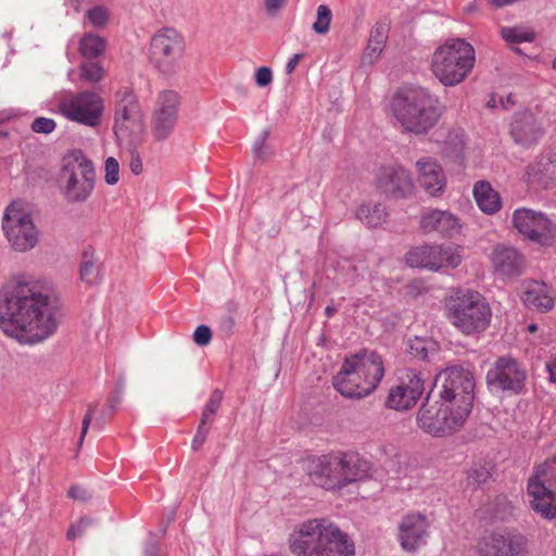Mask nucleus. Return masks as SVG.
<instances>
[{"label":"nucleus","mask_w":556,"mask_h":556,"mask_svg":"<svg viewBox=\"0 0 556 556\" xmlns=\"http://www.w3.org/2000/svg\"><path fill=\"white\" fill-rule=\"evenodd\" d=\"M146 556H159V546L156 543H151L149 546L144 549Z\"/></svg>","instance_id":"680f3d73"},{"label":"nucleus","mask_w":556,"mask_h":556,"mask_svg":"<svg viewBox=\"0 0 556 556\" xmlns=\"http://www.w3.org/2000/svg\"><path fill=\"white\" fill-rule=\"evenodd\" d=\"M208 433H210V427L198 426L197 432L191 442V447L194 452L199 451L202 447Z\"/></svg>","instance_id":"864d4df0"},{"label":"nucleus","mask_w":556,"mask_h":556,"mask_svg":"<svg viewBox=\"0 0 556 556\" xmlns=\"http://www.w3.org/2000/svg\"><path fill=\"white\" fill-rule=\"evenodd\" d=\"M502 36L507 42L511 43L532 42L535 39L533 31H519L509 27L502 29Z\"/></svg>","instance_id":"c03bdc74"},{"label":"nucleus","mask_w":556,"mask_h":556,"mask_svg":"<svg viewBox=\"0 0 556 556\" xmlns=\"http://www.w3.org/2000/svg\"><path fill=\"white\" fill-rule=\"evenodd\" d=\"M114 134L118 142L135 138L141 142L146 130L144 113L136 93L123 87L115 93Z\"/></svg>","instance_id":"1a4fd4ad"},{"label":"nucleus","mask_w":556,"mask_h":556,"mask_svg":"<svg viewBox=\"0 0 556 556\" xmlns=\"http://www.w3.org/2000/svg\"><path fill=\"white\" fill-rule=\"evenodd\" d=\"M546 369L549 374L551 381L556 383V357L551 363L546 364Z\"/></svg>","instance_id":"052dcab7"},{"label":"nucleus","mask_w":556,"mask_h":556,"mask_svg":"<svg viewBox=\"0 0 556 556\" xmlns=\"http://www.w3.org/2000/svg\"><path fill=\"white\" fill-rule=\"evenodd\" d=\"M473 374L463 366L455 365L441 370L429 392L440 401L469 416L475 400Z\"/></svg>","instance_id":"6e6552de"},{"label":"nucleus","mask_w":556,"mask_h":556,"mask_svg":"<svg viewBox=\"0 0 556 556\" xmlns=\"http://www.w3.org/2000/svg\"><path fill=\"white\" fill-rule=\"evenodd\" d=\"M273 81L271 70L267 66H262L255 72V83L260 87H266Z\"/></svg>","instance_id":"603ef678"},{"label":"nucleus","mask_w":556,"mask_h":556,"mask_svg":"<svg viewBox=\"0 0 556 556\" xmlns=\"http://www.w3.org/2000/svg\"><path fill=\"white\" fill-rule=\"evenodd\" d=\"M494 271L502 277L520 276L525 269L523 255L513 247L496 245L491 255Z\"/></svg>","instance_id":"393cba45"},{"label":"nucleus","mask_w":556,"mask_h":556,"mask_svg":"<svg viewBox=\"0 0 556 556\" xmlns=\"http://www.w3.org/2000/svg\"><path fill=\"white\" fill-rule=\"evenodd\" d=\"M332 20V13L331 10L328 8V5L320 4L317 8V17L314 22L312 28L316 34L325 35L329 31L330 23Z\"/></svg>","instance_id":"ea45409f"},{"label":"nucleus","mask_w":556,"mask_h":556,"mask_svg":"<svg viewBox=\"0 0 556 556\" xmlns=\"http://www.w3.org/2000/svg\"><path fill=\"white\" fill-rule=\"evenodd\" d=\"M477 552L480 556H528L529 540L516 529H504L480 538Z\"/></svg>","instance_id":"f8f14e48"},{"label":"nucleus","mask_w":556,"mask_h":556,"mask_svg":"<svg viewBox=\"0 0 556 556\" xmlns=\"http://www.w3.org/2000/svg\"><path fill=\"white\" fill-rule=\"evenodd\" d=\"M383 376L382 357L376 351L364 349L344 358L332 384L344 397L363 399L377 389Z\"/></svg>","instance_id":"7ed1b4c3"},{"label":"nucleus","mask_w":556,"mask_h":556,"mask_svg":"<svg viewBox=\"0 0 556 556\" xmlns=\"http://www.w3.org/2000/svg\"><path fill=\"white\" fill-rule=\"evenodd\" d=\"M185 49L184 37L176 29L164 27L152 36L149 58L161 74L169 76L179 70Z\"/></svg>","instance_id":"9b49d317"},{"label":"nucleus","mask_w":556,"mask_h":556,"mask_svg":"<svg viewBox=\"0 0 556 556\" xmlns=\"http://www.w3.org/2000/svg\"><path fill=\"white\" fill-rule=\"evenodd\" d=\"M55 122L52 118L37 117L31 123V130L37 134H50L55 129Z\"/></svg>","instance_id":"de8ad7c7"},{"label":"nucleus","mask_w":556,"mask_h":556,"mask_svg":"<svg viewBox=\"0 0 556 556\" xmlns=\"http://www.w3.org/2000/svg\"><path fill=\"white\" fill-rule=\"evenodd\" d=\"M56 307L37 282L16 281L0 291V328L20 343L34 344L58 328Z\"/></svg>","instance_id":"f257e3e1"},{"label":"nucleus","mask_w":556,"mask_h":556,"mask_svg":"<svg viewBox=\"0 0 556 556\" xmlns=\"http://www.w3.org/2000/svg\"><path fill=\"white\" fill-rule=\"evenodd\" d=\"M340 453V460L342 463L341 470V484L342 488L363 480L368 477L370 469L369 463L362 458L357 453L348 452Z\"/></svg>","instance_id":"c85d7f7f"},{"label":"nucleus","mask_w":556,"mask_h":556,"mask_svg":"<svg viewBox=\"0 0 556 556\" xmlns=\"http://www.w3.org/2000/svg\"><path fill=\"white\" fill-rule=\"evenodd\" d=\"M87 21L97 28L106 26L110 18V11L105 5H94L85 14Z\"/></svg>","instance_id":"58836bf2"},{"label":"nucleus","mask_w":556,"mask_h":556,"mask_svg":"<svg viewBox=\"0 0 556 556\" xmlns=\"http://www.w3.org/2000/svg\"><path fill=\"white\" fill-rule=\"evenodd\" d=\"M94 523V519L90 518V517H81L76 523L72 525L68 530H67V533H66V538L67 540H74L76 539L77 536H81L86 529H88L89 527H91L92 525Z\"/></svg>","instance_id":"a18cd8bd"},{"label":"nucleus","mask_w":556,"mask_h":556,"mask_svg":"<svg viewBox=\"0 0 556 556\" xmlns=\"http://www.w3.org/2000/svg\"><path fill=\"white\" fill-rule=\"evenodd\" d=\"M303 58V54L296 53L294 54L287 63L286 65V73L291 74L295 70L296 65L299 64V61Z\"/></svg>","instance_id":"4d7b16f0"},{"label":"nucleus","mask_w":556,"mask_h":556,"mask_svg":"<svg viewBox=\"0 0 556 556\" xmlns=\"http://www.w3.org/2000/svg\"><path fill=\"white\" fill-rule=\"evenodd\" d=\"M294 556H354V543L339 527L325 518L304 521L289 536Z\"/></svg>","instance_id":"f03ea898"},{"label":"nucleus","mask_w":556,"mask_h":556,"mask_svg":"<svg viewBox=\"0 0 556 556\" xmlns=\"http://www.w3.org/2000/svg\"><path fill=\"white\" fill-rule=\"evenodd\" d=\"M287 2L288 0H264L266 11L269 15H276Z\"/></svg>","instance_id":"6e6d98bb"},{"label":"nucleus","mask_w":556,"mask_h":556,"mask_svg":"<svg viewBox=\"0 0 556 556\" xmlns=\"http://www.w3.org/2000/svg\"><path fill=\"white\" fill-rule=\"evenodd\" d=\"M390 26L384 21H378L371 28L367 46L364 50L362 61L363 63L372 64L377 61L383 51L388 37Z\"/></svg>","instance_id":"c756f323"},{"label":"nucleus","mask_w":556,"mask_h":556,"mask_svg":"<svg viewBox=\"0 0 556 556\" xmlns=\"http://www.w3.org/2000/svg\"><path fill=\"white\" fill-rule=\"evenodd\" d=\"M420 228L424 232H437L442 237L452 238L459 233L458 218L448 211L429 210L420 217Z\"/></svg>","instance_id":"a878e982"},{"label":"nucleus","mask_w":556,"mask_h":556,"mask_svg":"<svg viewBox=\"0 0 556 556\" xmlns=\"http://www.w3.org/2000/svg\"><path fill=\"white\" fill-rule=\"evenodd\" d=\"M475 61V49L469 42L452 39L434 51L431 68L444 86H455L468 76Z\"/></svg>","instance_id":"423d86ee"},{"label":"nucleus","mask_w":556,"mask_h":556,"mask_svg":"<svg viewBox=\"0 0 556 556\" xmlns=\"http://www.w3.org/2000/svg\"><path fill=\"white\" fill-rule=\"evenodd\" d=\"M392 112L402 127L415 135L428 134L440 121L444 105L428 89L407 88L394 94Z\"/></svg>","instance_id":"20e7f679"},{"label":"nucleus","mask_w":556,"mask_h":556,"mask_svg":"<svg viewBox=\"0 0 556 556\" xmlns=\"http://www.w3.org/2000/svg\"><path fill=\"white\" fill-rule=\"evenodd\" d=\"M233 325H235V320L231 316L226 317L223 323V327L228 331H231Z\"/></svg>","instance_id":"0e129e2a"},{"label":"nucleus","mask_w":556,"mask_h":556,"mask_svg":"<svg viewBox=\"0 0 556 556\" xmlns=\"http://www.w3.org/2000/svg\"><path fill=\"white\" fill-rule=\"evenodd\" d=\"M552 469L546 466H536L533 473L530 476L527 484V493L532 497L530 502L531 508L544 519H556V491L549 489L542 482H539V477L551 476Z\"/></svg>","instance_id":"6ab92c4d"},{"label":"nucleus","mask_w":556,"mask_h":556,"mask_svg":"<svg viewBox=\"0 0 556 556\" xmlns=\"http://www.w3.org/2000/svg\"><path fill=\"white\" fill-rule=\"evenodd\" d=\"M509 132L517 144L528 148L542 138L544 128L531 111H523L515 114Z\"/></svg>","instance_id":"b1692460"},{"label":"nucleus","mask_w":556,"mask_h":556,"mask_svg":"<svg viewBox=\"0 0 556 556\" xmlns=\"http://www.w3.org/2000/svg\"><path fill=\"white\" fill-rule=\"evenodd\" d=\"M375 184L381 193L392 199L407 198L414 189L410 174L402 166L380 167Z\"/></svg>","instance_id":"412c9836"},{"label":"nucleus","mask_w":556,"mask_h":556,"mask_svg":"<svg viewBox=\"0 0 556 556\" xmlns=\"http://www.w3.org/2000/svg\"><path fill=\"white\" fill-rule=\"evenodd\" d=\"M408 352L420 361H430L439 352L438 343L428 338L415 337L408 341Z\"/></svg>","instance_id":"f704fd0d"},{"label":"nucleus","mask_w":556,"mask_h":556,"mask_svg":"<svg viewBox=\"0 0 556 556\" xmlns=\"http://www.w3.org/2000/svg\"><path fill=\"white\" fill-rule=\"evenodd\" d=\"M405 261L410 267L437 271L444 267H457L462 262V256L450 245H421L407 252Z\"/></svg>","instance_id":"dca6fc26"},{"label":"nucleus","mask_w":556,"mask_h":556,"mask_svg":"<svg viewBox=\"0 0 556 556\" xmlns=\"http://www.w3.org/2000/svg\"><path fill=\"white\" fill-rule=\"evenodd\" d=\"M106 417H110L108 414H103L100 418H98L94 422V428L98 430H102L106 420Z\"/></svg>","instance_id":"e2e57ef3"},{"label":"nucleus","mask_w":556,"mask_h":556,"mask_svg":"<svg viewBox=\"0 0 556 556\" xmlns=\"http://www.w3.org/2000/svg\"><path fill=\"white\" fill-rule=\"evenodd\" d=\"M104 179L108 185H115L119 179V165L115 157L110 156L104 163Z\"/></svg>","instance_id":"49530a36"},{"label":"nucleus","mask_w":556,"mask_h":556,"mask_svg":"<svg viewBox=\"0 0 556 556\" xmlns=\"http://www.w3.org/2000/svg\"><path fill=\"white\" fill-rule=\"evenodd\" d=\"M416 166L421 187L432 197L443 193L446 179L441 165L431 157H424L416 163Z\"/></svg>","instance_id":"bb28decb"},{"label":"nucleus","mask_w":556,"mask_h":556,"mask_svg":"<svg viewBox=\"0 0 556 556\" xmlns=\"http://www.w3.org/2000/svg\"><path fill=\"white\" fill-rule=\"evenodd\" d=\"M425 391V379L421 374L409 369L399 386L392 388L386 405L395 410L409 409Z\"/></svg>","instance_id":"aec40b11"},{"label":"nucleus","mask_w":556,"mask_h":556,"mask_svg":"<svg viewBox=\"0 0 556 556\" xmlns=\"http://www.w3.org/2000/svg\"><path fill=\"white\" fill-rule=\"evenodd\" d=\"M2 228L11 247L20 252L34 248L38 241L30 215L13 205L7 207Z\"/></svg>","instance_id":"ddd939ff"},{"label":"nucleus","mask_w":556,"mask_h":556,"mask_svg":"<svg viewBox=\"0 0 556 556\" xmlns=\"http://www.w3.org/2000/svg\"><path fill=\"white\" fill-rule=\"evenodd\" d=\"M491 477L490 471L485 467L471 468L467 475V488L478 489L485 483Z\"/></svg>","instance_id":"37998d69"},{"label":"nucleus","mask_w":556,"mask_h":556,"mask_svg":"<svg viewBox=\"0 0 556 556\" xmlns=\"http://www.w3.org/2000/svg\"><path fill=\"white\" fill-rule=\"evenodd\" d=\"M179 104L180 97L176 91L160 92L151 121V131L156 141H164L172 135L177 122Z\"/></svg>","instance_id":"a211bd4d"},{"label":"nucleus","mask_w":556,"mask_h":556,"mask_svg":"<svg viewBox=\"0 0 556 556\" xmlns=\"http://www.w3.org/2000/svg\"><path fill=\"white\" fill-rule=\"evenodd\" d=\"M523 304L529 308L549 311L554 306V300L549 294L548 286L543 281L527 280L522 285Z\"/></svg>","instance_id":"cd10ccee"},{"label":"nucleus","mask_w":556,"mask_h":556,"mask_svg":"<svg viewBox=\"0 0 556 556\" xmlns=\"http://www.w3.org/2000/svg\"><path fill=\"white\" fill-rule=\"evenodd\" d=\"M502 104L505 109H508V105H514L515 104V101H514V97L513 94H508L506 97V102H504V100L502 99Z\"/></svg>","instance_id":"338daca9"},{"label":"nucleus","mask_w":556,"mask_h":556,"mask_svg":"<svg viewBox=\"0 0 556 556\" xmlns=\"http://www.w3.org/2000/svg\"><path fill=\"white\" fill-rule=\"evenodd\" d=\"M514 227L527 239L549 244L556 238V226L541 212L518 208L513 214Z\"/></svg>","instance_id":"f3484780"},{"label":"nucleus","mask_w":556,"mask_h":556,"mask_svg":"<svg viewBox=\"0 0 556 556\" xmlns=\"http://www.w3.org/2000/svg\"><path fill=\"white\" fill-rule=\"evenodd\" d=\"M106 47V41L93 34H85L79 41V52L86 59H96L101 55Z\"/></svg>","instance_id":"c9c22d12"},{"label":"nucleus","mask_w":556,"mask_h":556,"mask_svg":"<svg viewBox=\"0 0 556 556\" xmlns=\"http://www.w3.org/2000/svg\"><path fill=\"white\" fill-rule=\"evenodd\" d=\"M527 372L509 356L498 357L488 370L485 381L489 388L519 394L525 388Z\"/></svg>","instance_id":"2eb2a0df"},{"label":"nucleus","mask_w":556,"mask_h":556,"mask_svg":"<svg viewBox=\"0 0 556 556\" xmlns=\"http://www.w3.org/2000/svg\"><path fill=\"white\" fill-rule=\"evenodd\" d=\"M97 406L98 404L97 403H93V404H89L88 405V409L83 418V422H81V431H80V437H79V442H78V446L80 447L83 445V442L85 440V437L88 432V429L90 427V424H91V420H92V417H93V414L97 409Z\"/></svg>","instance_id":"3c124183"},{"label":"nucleus","mask_w":556,"mask_h":556,"mask_svg":"<svg viewBox=\"0 0 556 556\" xmlns=\"http://www.w3.org/2000/svg\"><path fill=\"white\" fill-rule=\"evenodd\" d=\"M212 340V331L210 327L200 325L193 332V341L199 346H206Z\"/></svg>","instance_id":"09e8293b"},{"label":"nucleus","mask_w":556,"mask_h":556,"mask_svg":"<svg viewBox=\"0 0 556 556\" xmlns=\"http://www.w3.org/2000/svg\"><path fill=\"white\" fill-rule=\"evenodd\" d=\"M341 470L340 453L323 455L312 462L309 477L316 485L323 489H342Z\"/></svg>","instance_id":"4be33fe9"},{"label":"nucleus","mask_w":556,"mask_h":556,"mask_svg":"<svg viewBox=\"0 0 556 556\" xmlns=\"http://www.w3.org/2000/svg\"><path fill=\"white\" fill-rule=\"evenodd\" d=\"M429 522L425 515L405 516L399 526V539L403 549L414 552L424 545L428 538Z\"/></svg>","instance_id":"5701e85b"},{"label":"nucleus","mask_w":556,"mask_h":556,"mask_svg":"<svg viewBox=\"0 0 556 556\" xmlns=\"http://www.w3.org/2000/svg\"><path fill=\"white\" fill-rule=\"evenodd\" d=\"M546 465H555V468L553 467V470H552L553 473L551 476L548 475V477L552 478V476L556 471V455L552 459L544 462L540 466H546ZM548 468L552 469V466H548ZM545 477H547V475Z\"/></svg>","instance_id":"69168bd1"},{"label":"nucleus","mask_w":556,"mask_h":556,"mask_svg":"<svg viewBox=\"0 0 556 556\" xmlns=\"http://www.w3.org/2000/svg\"><path fill=\"white\" fill-rule=\"evenodd\" d=\"M337 312L336 307L334 306H330L328 305L326 308H325V314L327 317H331L334 313Z\"/></svg>","instance_id":"774afa93"},{"label":"nucleus","mask_w":556,"mask_h":556,"mask_svg":"<svg viewBox=\"0 0 556 556\" xmlns=\"http://www.w3.org/2000/svg\"><path fill=\"white\" fill-rule=\"evenodd\" d=\"M357 218L368 227L381 226L388 217L387 207L381 203L362 204L356 213Z\"/></svg>","instance_id":"72a5a7b5"},{"label":"nucleus","mask_w":556,"mask_h":556,"mask_svg":"<svg viewBox=\"0 0 556 556\" xmlns=\"http://www.w3.org/2000/svg\"><path fill=\"white\" fill-rule=\"evenodd\" d=\"M511 515V506L504 496H497L479 509V518L486 523L505 521Z\"/></svg>","instance_id":"2f4dec72"},{"label":"nucleus","mask_w":556,"mask_h":556,"mask_svg":"<svg viewBox=\"0 0 556 556\" xmlns=\"http://www.w3.org/2000/svg\"><path fill=\"white\" fill-rule=\"evenodd\" d=\"M60 110L70 121L96 127L103 114V101L98 93L87 90L63 101Z\"/></svg>","instance_id":"4468645a"},{"label":"nucleus","mask_w":556,"mask_h":556,"mask_svg":"<svg viewBox=\"0 0 556 556\" xmlns=\"http://www.w3.org/2000/svg\"><path fill=\"white\" fill-rule=\"evenodd\" d=\"M473 197L479 208L486 214H494L501 208V197L488 181H478L475 185Z\"/></svg>","instance_id":"7c9ffc66"},{"label":"nucleus","mask_w":556,"mask_h":556,"mask_svg":"<svg viewBox=\"0 0 556 556\" xmlns=\"http://www.w3.org/2000/svg\"><path fill=\"white\" fill-rule=\"evenodd\" d=\"M431 396V393H428L426 401L418 409L416 416L418 427L424 432L438 438L459 430L468 416L440 400L432 401Z\"/></svg>","instance_id":"9d476101"},{"label":"nucleus","mask_w":556,"mask_h":556,"mask_svg":"<svg viewBox=\"0 0 556 556\" xmlns=\"http://www.w3.org/2000/svg\"><path fill=\"white\" fill-rule=\"evenodd\" d=\"M59 181L62 194L68 203L86 202L96 184L93 163L81 150H72L62 160Z\"/></svg>","instance_id":"0eeeda50"},{"label":"nucleus","mask_w":556,"mask_h":556,"mask_svg":"<svg viewBox=\"0 0 556 556\" xmlns=\"http://www.w3.org/2000/svg\"><path fill=\"white\" fill-rule=\"evenodd\" d=\"M539 482H542L544 483L545 485H547L549 489H553L555 490L556 489V471L555 473L552 476V478L549 477H545V476H542V477H539Z\"/></svg>","instance_id":"bf43d9fd"},{"label":"nucleus","mask_w":556,"mask_h":556,"mask_svg":"<svg viewBox=\"0 0 556 556\" xmlns=\"http://www.w3.org/2000/svg\"><path fill=\"white\" fill-rule=\"evenodd\" d=\"M223 396H224V394L219 389L213 390L203 410L208 412V414H213L216 416V414L218 413V410L222 406Z\"/></svg>","instance_id":"8fccbe9b"},{"label":"nucleus","mask_w":556,"mask_h":556,"mask_svg":"<svg viewBox=\"0 0 556 556\" xmlns=\"http://www.w3.org/2000/svg\"><path fill=\"white\" fill-rule=\"evenodd\" d=\"M269 137V130L265 129L262 131V134L258 136V138L255 140L253 144V154L256 160H260L262 162L267 161L273 152L270 151L269 147L267 146V139Z\"/></svg>","instance_id":"a19ab883"},{"label":"nucleus","mask_w":556,"mask_h":556,"mask_svg":"<svg viewBox=\"0 0 556 556\" xmlns=\"http://www.w3.org/2000/svg\"><path fill=\"white\" fill-rule=\"evenodd\" d=\"M446 311L450 323L466 336L484 331L491 323V307L477 291H455L446 300Z\"/></svg>","instance_id":"39448f33"},{"label":"nucleus","mask_w":556,"mask_h":556,"mask_svg":"<svg viewBox=\"0 0 556 556\" xmlns=\"http://www.w3.org/2000/svg\"><path fill=\"white\" fill-rule=\"evenodd\" d=\"M67 496L80 502H88L91 500V495L88 490L80 485H72L67 491Z\"/></svg>","instance_id":"5fc2aeb1"},{"label":"nucleus","mask_w":556,"mask_h":556,"mask_svg":"<svg viewBox=\"0 0 556 556\" xmlns=\"http://www.w3.org/2000/svg\"><path fill=\"white\" fill-rule=\"evenodd\" d=\"M122 143H125L127 147V150L130 155L129 160V168L132 174L140 175L143 170L142 161L138 152V146L141 142H135V138H130L126 141H123Z\"/></svg>","instance_id":"79ce46f5"},{"label":"nucleus","mask_w":556,"mask_h":556,"mask_svg":"<svg viewBox=\"0 0 556 556\" xmlns=\"http://www.w3.org/2000/svg\"><path fill=\"white\" fill-rule=\"evenodd\" d=\"M79 275L81 281L87 285H98L102 279L101 264L94 255L92 248H88L83 252Z\"/></svg>","instance_id":"473e14b6"},{"label":"nucleus","mask_w":556,"mask_h":556,"mask_svg":"<svg viewBox=\"0 0 556 556\" xmlns=\"http://www.w3.org/2000/svg\"><path fill=\"white\" fill-rule=\"evenodd\" d=\"M215 415L208 414V412L203 410L200 419L199 426L201 427H210L214 422Z\"/></svg>","instance_id":"13d9d810"},{"label":"nucleus","mask_w":556,"mask_h":556,"mask_svg":"<svg viewBox=\"0 0 556 556\" xmlns=\"http://www.w3.org/2000/svg\"><path fill=\"white\" fill-rule=\"evenodd\" d=\"M126 377L124 374H121L115 382L113 391L110 393L106 403L103 407V414H108L112 416L117 409L119 403L122 402V397L125 390Z\"/></svg>","instance_id":"e433bc0d"},{"label":"nucleus","mask_w":556,"mask_h":556,"mask_svg":"<svg viewBox=\"0 0 556 556\" xmlns=\"http://www.w3.org/2000/svg\"><path fill=\"white\" fill-rule=\"evenodd\" d=\"M80 78L87 83H98L103 78L104 70L99 62L85 61L79 66Z\"/></svg>","instance_id":"4c0bfd02"}]
</instances>
